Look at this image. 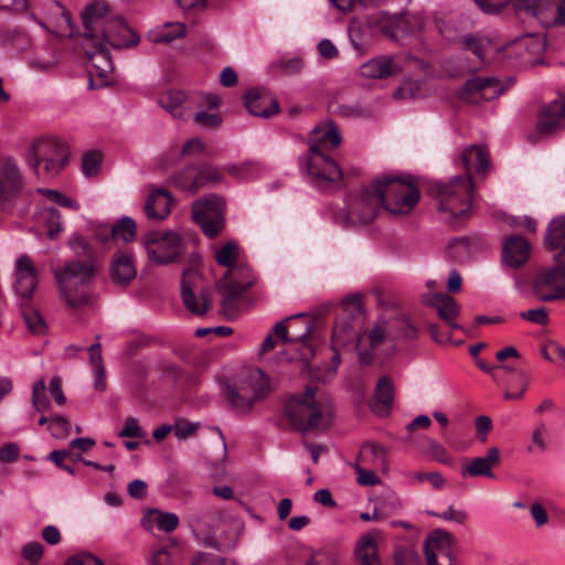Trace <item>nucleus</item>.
<instances>
[{
	"mask_svg": "<svg viewBox=\"0 0 565 565\" xmlns=\"http://www.w3.org/2000/svg\"><path fill=\"white\" fill-rule=\"evenodd\" d=\"M419 200V190L411 174H385L361 188L348 206L333 214V221L342 226H360L372 223L385 209L394 215L413 211Z\"/></svg>",
	"mask_w": 565,
	"mask_h": 565,
	"instance_id": "nucleus-1",
	"label": "nucleus"
},
{
	"mask_svg": "<svg viewBox=\"0 0 565 565\" xmlns=\"http://www.w3.org/2000/svg\"><path fill=\"white\" fill-rule=\"evenodd\" d=\"M105 2L96 1L87 6L82 13L85 40L102 41L115 49L137 45L139 36L121 18L109 17Z\"/></svg>",
	"mask_w": 565,
	"mask_h": 565,
	"instance_id": "nucleus-2",
	"label": "nucleus"
},
{
	"mask_svg": "<svg viewBox=\"0 0 565 565\" xmlns=\"http://www.w3.org/2000/svg\"><path fill=\"white\" fill-rule=\"evenodd\" d=\"M340 143L341 136L333 121L320 124L311 130L306 168L309 175L318 183H338L341 181V168L324 153L327 150L335 149Z\"/></svg>",
	"mask_w": 565,
	"mask_h": 565,
	"instance_id": "nucleus-3",
	"label": "nucleus"
},
{
	"mask_svg": "<svg viewBox=\"0 0 565 565\" xmlns=\"http://www.w3.org/2000/svg\"><path fill=\"white\" fill-rule=\"evenodd\" d=\"M96 275L94 262L70 259L53 270L64 303L78 309L92 302V285Z\"/></svg>",
	"mask_w": 565,
	"mask_h": 565,
	"instance_id": "nucleus-4",
	"label": "nucleus"
},
{
	"mask_svg": "<svg viewBox=\"0 0 565 565\" xmlns=\"http://www.w3.org/2000/svg\"><path fill=\"white\" fill-rule=\"evenodd\" d=\"M437 209L448 223L467 218L471 214L473 182L469 177H452L445 182H436L430 188Z\"/></svg>",
	"mask_w": 565,
	"mask_h": 565,
	"instance_id": "nucleus-5",
	"label": "nucleus"
},
{
	"mask_svg": "<svg viewBox=\"0 0 565 565\" xmlns=\"http://www.w3.org/2000/svg\"><path fill=\"white\" fill-rule=\"evenodd\" d=\"M68 156L65 141L44 136L32 142L26 153V162L35 175L55 177L68 164Z\"/></svg>",
	"mask_w": 565,
	"mask_h": 565,
	"instance_id": "nucleus-6",
	"label": "nucleus"
},
{
	"mask_svg": "<svg viewBox=\"0 0 565 565\" xmlns=\"http://www.w3.org/2000/svg\"><path fill=\"white\" fill-rule=\"evenodd\" d=\"M270 391L269 379L260 369H253L234 386L226 387V399L237 414H249Z\"/></svg>",
	"mask_w": 565,
	"mask_h": 565,
	"instance_id": "nucleus-7",
	"label": "nucleus"
},
{
	"mask_svg": "<svg viewBox=\"0 0 565 565\" xmlns=\"http://www.w3.org/2000/svg\"><path fill=\"white\" fill-rule=\"evenodd\" d=\"M316 394L317 387L307 386L303 393L292 395L285 403L286 417L302 434L321 425L323 408Z\"/></svg>",
	"mask_w": 565,
	"mask_h": 565,
	"instance_id": "nucleus-8",
	"label": "nucleus"
},
{
	"mask_svg": "<svg viewBox=\"0 0 565 565\" xmlns=\"http://www.w3.org/2000/svg\"><path fill=\"white\" fill-rule=\"evenodd\" d=\"M148 258L158 265H168L182 253V238L174 231H152L142 236Z\"/></svg>",
	"mask_w": 565,
	"mask_h": 565,
	"instance_id": "nucleus-9",
	"label": "nucleus"
},
{
	"mask_svg": "<svg viewBox=\"0 0 565 565\" xmlns=\"http://www.w3.org/2000/svg\"><path fill=\"white\" fill-rule=\"evenodd\" d=\"M225 202L218 194L205 195L192 204V217L203 233L210 237H216L224 228Z\"/></svg>",
	"mask_w": 565,
	"mask_h": 565,
	"instance_id": "nucleus-10",
	"label": "nucleus"
},
{
	"mask_svg": "<svg viewBox=\"0 0 565 565\" xmlns=\"http://www.w3.org/2000/svg\"><path fill=\"white\" fill-rule=\"evenodd\" d=\"M24 189V178L17 163L11 158L0 160V211L11 213Z\"/></svg>",
	"mask_w": 565,
	"mask_h": 565,
	"instance_id": "nucleus-11",
	"label": "nucleus"
},
{
	"mask_svg": "<svg viewBox=\"0 0 565 565\" xmlns=\"http://www.w3.org/2000/svg\"><path fill=\"white\" fill-rule=\"evenodd\" d=\"M530 289L532 296L541 302L565 300V267L540 270L531 280Z\"/></svg>",
	"mask_w": 565,
	"mask_h": 565,
	"instance_id": "nucleus-12",
	"label": "nucleus"
},
{
	"mask_svg": "<svg viewBox=\"0 0 565 565\" xmlns=\"http://www.w3.org/2000/svg\"><path fill=\"white\" fill-rule=\"evenodd\" d=\"M520 17L536 19L543 26L565 24V0L547 3L543 0H510Z\"/></svg>",
	"mask_w": 565,
	"mask_h": 565,
	"instance_id": "nucleus-13",
	"label": "nucleus"
},
{
	"mask_svg": "<svg viewBox=\"0 0 565 565\" xmlns=\"http://www.w3.org/2000/svg\"><path fill=\"white\" fill-rule=\"evenodd\" d=\"M181 297L186 309L193 315L203 316L210 309V289L203 286V278L195 269L189 268L183 271Z\"/></svg>",
	"mask_w": 565,
	"mask_h": 565,
	"instance_id": "nucleus-14",
	"label": "nucleus"
},
{
	"mask_svg": "<svg viewBox=\"0 0 565 565\" xmlns=\"http://www.w3.org/2000/svg\"><path fill=\"white\" fill-rule=\"evenodd\" d=\"M505 89L507 86L500 84L495 77H475L463 84L458 95L466 103L479 104L499 97Z\"/></svg>",
	"mask_w": 565,
	"mask_h": 565,
	"instance_id": "nucleus-15",
	"label": "nucleus"
},
{
	"mask_svg": "<svg viewBox=\"0 0 565 565\" xmlns=\"http://www.w3.org/2000/svg\"><path fill=\"white\" fill-rule=\"evenodd\" d=\"M254 285V280L237 282L231 278V271H227L217 284V289L222 294L221 309L227 319H234L239 312V306L243 302L244 294Z\"/></svg>",
	"mask_w": 565,
	"mask_h": 565,
	"instance_id": "nucleus-16",
	"label": "nucleus"
},
{
	"mask_svg": "<svg viewBox=\"0 0 565 565\" xmlns=\"http://www.w3.org/2000/svg\"><path fill=\"white\" fill-rule=\"evenodd\" d=\"M296 318L303 319L306 318V313H298L296 316H290L274 326V334L279 338L285 343L301 344L299 359L303 361H308L313 356V348L308 342L310 334L313 331V326L309 323L307 320L303 321V331L302 332H292L289 333V330L294 329V324H288L289 321H294Z\"/></svg>",
	"mask_w": 565,
	"mask_h": 565,
	"instance_id": "nucleus-17",
	"label": "nucleus"
},
{
	"mask_svg": "<svg viewBox=\"0 0 565 565\" xmlns=\"http://www.w3.org/2000/svg\"><path fill=\"white\" fill-rule=\"evenodd\" d=\"M452 535L444 530H435L425 541L424 551L427 565H452Z\"/></svg>",
	"mask_w": 565,
	"mask_h": 565,
	"instance_id": "nucleus-18",
	"label": "nucleus"
},
{
	"mask_svg": "<svg viewBox=\"0 0 565 565\" xmlns=\"http://www.w3.org/2000/svg\"><path fill=\"white\" fill-rule=\"evenodd\" d=\"M361 337H359L351 318H341L334 322L332 332V348L353 345L358 350L360 362L370 365L373 355L369 351L360 350Z\"/></svg>",
	"mask_w": 565,
	"mask_h": 565,
	"instance_id": "nucleus-19",
	"label": "nucleus"
},
{
	"mask_svg": "<svg viewBox=\"0 0 565 565\" xmlns=\"http://www.w3.org/2000/svg\"><path fill=\"white\" fill-rule=\"evenodd\" d=\"M14 285L15 294L23 300H29L38 286V271L31 258L23 254L15 260L14 267Z\"/></svg>",
	"mask_w": 565,
	"mask_h": 565,
	"instance_id": "nucleus-20",
	"label": "nucleus"
},
{
	"mask_svg": "<svg viewBox=\"0 0 565 565\" xmlns=\"http://www.w3.org/2000/svg\"><path fill=\"white\" fill-rule=\"evenodd\" d=\"M540 134L552 135L565 129V96L559 95L540 113L536 124Z\"/></svg>",
	"mask_w": 565,
	"mask_h": 565,
	"instance_id": "nucleus-21",
	"label": "nucleus"
},
{
	"mask_svg": "<svg viewBox=\"0 0 565 565\" xmlns=\"http://www.w3.org/2000/svg\"><path fill=\"white\" fill-rule=\"evenodd\" d=\"M86 45L94 47L93 52L86 51L88 60V70L90 76L100 78H108L114 71V64L109 52L106 50L105 44L97 40H85Z\"/></svg>",
	"mask_w": 565,
	"mask_h": 565,
	"instance_id": "nucleus-22",
	"label": "nucleus"
},
{
	"mask_svg": "<svg viewBox=\"0 0 565 565\" xmlns=\"http://www.w3.org/2000/svg\"><path fill=\"white\" fill-rule=\"evenodd\" d=\"M500 462V452L497 447H490L487 454L481 457H475L470 459L466 465L461 467L460 475L462 477H487L494 478L492 471Z\"/></svg>",
	"mask_w": 565,
	"mask_h": 565,
	"instance_id": "nucleus-23",
	"label": "nucleus"
},
{
	"mask_svg": "<svg viewBox=\"0 0 565 565\" xmlns=\"http://www.w3.org/2000/svg\"><path fill=\"white\" fill-rule=\"evenodd\" d=\"M199 96H186L181 90H168L159 97L160 106L177 119L185 118Z\"/></svg>",
	"mask_w": 565,
	"mask_h": 565,
	"instance_id": "nucleus-24",
	"label": "nucleus"
},
{
	"mask_svg": "<svg viewBox=\"0 0 565 565\" xmlns=\"http://www.w3.org/2000/svg\"><path fill=\"white\" fill-rule=\"evenodd\" d=\"M401 65L391 56L382 55L360 66V75L367 79H383L401 72Z\"/></svg>",
	"mask_w": 565,
	"mask_h": 565,
	"instance_id": "nucleus-25",
	"label": "nucleus"
},
{
	"mask_svg": "<svg viewBox=\"0 0 565 565\" xmlns=\"http://www.w3.org/2000/svg\"><path fill=\"white\" fill-rule=\"evenodd\" d=\"M245 106L252 116L269 118L279 110L278 102L271 95L258 89L245 94Z\"/></svg>",
	"mask_w": 565,
	"mask_h": 565,
	"instance_id": "nucleus-26",
	"label": "nucleus"
},
{
	"mask_svg": "<svg viewBox=\"0 0 565 565\" xmlns=\"http://www.w3.org/2000/svg\"><path fill=\"white\" fill-rule=\"evenodd\" d=\"M172 203L171 194L166 189L158 188L148 195L143 211L149 220L159 222L170 214Z\"/></svg>",
	"mask_w": 565,
	"mask_h": 565,
	"instance_id": "nucleus-27",
	"label": "nucleus"
},
{
	"mask_svg": "<svg viewBox=\"0 0 565 565\" xmlns=\"http://www.w3.org/2000/svg\"><path fill=\"white\" fill-rule=\"evenodd\" d=\"M530 255L529 242L519 235H511L503 241V262L510 268L524 265Z\"/></svg>",
	"mask_w": 565,
	"mask_h": 565,
	"instance_id": "nucleus-28",
	"label": "nucleus"
},
{
	"mask_svg": "<svg viewBox=\"0 0 565 565\" xmlns=\"http://www.w3.org/2000/svg\"><path fill=\"white\" fill-rule=\"evenodd\" d=\"M137 270L131 254L117 252L110 263V278L117 285H127L136 277Z\"/></svg>",
	"mask_w": 565,
	"mask_h": 565,
	"instance_id": "nucleus-29",
	"label": "nucleus"
},
{
	"mask_svg": "<svg viewBox=\"0 0 565 565\" xmlns=\"http://www.w3.org/2000/svg\"><path fill=\"white\" fill-rule=\"evenodd\" d=\"M459 162L466 171L465 177L471 178L472 172L486 171L489 167V154L481 146L471 145L462 150Z\"/></svg>",
	"mask_w": 565,
	"mask_h": 565,
	"instance_id": "nucleus-30",
	"label": "nucleus"
},
{
	"mask_svg": "<svg viewBox=\"0 0 565 565\" xmlns=\"http://www.w3.org/2000/svg\"><path fill=\"white\" fill-rule=\"evenodd\" d=\"M376 534L377 532L364 533L358 541L354 553L360 565H381Z\"/></svg>",
	"mask_w": 565,
	"mask_h": 565,
	"instance_id": "nucleus-31",
	"label": "nucleus"
},
{
	"mask_svg": "<svg viewBox=\"0 0 565 565\" xmlns=\"http://www.w3.org/2000/svg\"><path fill=\"white\" fill-rule=\"evenodd\" d=\"M137 225L136 222L128 216L121 217L117 223L110 227H104L97 233V237L102 242H107L109 238H118L122 242H132L136 237Z\"/></svg>",
	"mask_w": 565,
	"mask_h": 565,
	"instance_id": "nucleus-32",
	"label": "nucleus"
},
{
	"mask_svg": "<svg viewBox=\"0 0 565 565\" xmlns=\"http://www.w3.org/2000/svg\"><path fill=\"white\" fill-rule=\"evenodd\" d=\"M362 467H371L374 470L386 471L388 468V459L386 449L374 444H365L358 456L356 462Z\"/></svg>",
	"mask_w": 565,
	"mask_h": 565,
	"instance_id": "nucleus-33",
	"label": "nucleus"
},
{
	"mask_svg": "<svg viewBox=\"0 0 565 565\" xmlns=\"http://www.w3.org/2000/svg\"><path fill=\"white\" fill-rule=\"evenodd\" d=\"M394 399V386L392 381L383 376L379 380L374 392V402L371 405L372 411L379 416L388 415Z\"/></svg>",
	"mask_w": 565,
	"mask_h": 565,
	"instance_id": "nucleus-34",
	"label": "nucleus"
},
{
	"mask_svg": "<svg viewBox=\"0 0 565 565\" xmlns=\"http://www.w3.org/2000/svg\"><path fill=\"white\" fill-rule=\"evenodd\" d=\"M223 180V174L218 168L212 164H203L196 168V180L181 183L185 192L190 194L196 193L201 188L209 184H216Z\"/></svg>",
	"mask_w": 565,
	"mask_h": 565,
	"instance_id": "nucleus-35",
	"label": "nucleus"
},
{
	"mask_svg": "<svg viewBox=\"0 0 565 565\" xmlns=\"http://www.w3.org/2000/svg\"><path fill=\"white\" fill-rule=\"evenodd\" d=\"M426 302L437 309L438 316L443 320L447 321L451 327H457L452 321L459 313V306L452 297L438 292L429 296Z\"/></svg>",
	"mask_w": 565,
	"mask_h": 565,
	"instance_id": "nucleus-36",
	"label": "nucleus"
},
{
	"mask_svg": "<svg viewBox=\"0 0 565 565\" xmlns=\"http://www.w3.org/2000/svg\"><path fill=\"white\" fill-rule=\"evenodd\" d=\"M142 524L149 531L156 525L158 530L169 533L178 527L179 518L175 513L154 509L142 519Z\"/></svg>",
	"mask_w": 565,
	"mask_h": 565,
	"instance_id": "nucleus-37",
	"label": "nucleus"
},
{
	"mask_svg": "<svg viewBox=\"0 0 565 565\" xmlns=\"http://www.w3.org/2000/svg\"><path fill=\"white\" fill-rule=\"evenodd\" d=\"M545 245L565 256V215L553 218L547 227Z\"/></svg>",
	"mask_w": 565,
	"mask_h": 565,
	"instance_id": "nucleus-38",
	"label": "nucleus"
},
{
	"mask_svg": "<svg viewBox=\"0 0 565 565\" xmlns=\"http://www.w3.org/2000/svg\"><path fill=\"white\" fill-rule=\"evenodd\" d=\"M185 25L181 22H168L149 33L153 43H169L185 35Z\"/></svg>",
	"mask_w": 565,
	"mask_h": 565,
	"instance_id": "nucleus-39",
	"label": "nucleus"
},
{
	"mask_svg": "<svg viewBox=\"0 0 565 565\" xmlns=\"http://www.w3.org/2000/svg\"><path fill=\"white\" fill-rule=\"evenodd\" d=\"M38 222L45 226L47 236L52 239L63 231L60 212L53 206H44L38 212Z\"/></svg>",
	"mask_w": 565,
	"mask_h": 565,
	"instance_id": "nucleus-40",
	"label": "nucleus"
},
{
	"mask_svg": "<svg viewBox=\"0 0 565 565\" xmlns=\"http://www.w3.org/2000/svg\"><path fill=\"white\" fill-rule=\"evenodd\" d=\"M215 262L228 269L235 267L238 258V247L234 242H227L224 246L217 248L214 253Z\"/></svg>",
	"mask_w": 565,
	"mask_h": 565,
	"instance_id": "nucleus-41",
	"label": "nucleus"
},
{
	"mask_svg": "<svg viewBox=\"0 0 565 565\" xmlns=\"http://www.w3.org/2000/svg\"><path fill=\"white\" fill-rule=\"evenodd\" d=\"M46 385L43 379L34 382L32 387V405L36 412L43 413L50 409L51 403L45 394Z\"/></svg>",
	"mask_w": 565,
	"mask_h": 565,
	"instance_id": "nucleus-42",
	"label": "nucleus"
},
{
	"mask_svg": "<svg viewBox=\"0 0 565 565\" xmlns=\"http://www.w3.org/2000/svg\"><path fill=\"white\" fill-rule=\"evenodd\" d=\"M68 246L83 260L93 262L94 250L90 244L79 234H73L68 239Z\"/></svg>",
	"mask_w": 565,
	"mask_h": 565,
	"instance_id": "nucleus-43",
	"label": "nucleus"
},
{
	"mask_svg": "<svg viewBox=\"0 0 565 565\" xmlns=\"http://www.w3.org/2000/svg\"><path fill=\"white\" fill-rule=\"evenodd\" d=\"M462 45L463 49L471 51L482 63L489 41L468 34L462 38Z\"/></svg>",
	"mask_w": 565,
	"mask_h": 565,
	"instance_id": "nucleus-44",
	"label": "nucleus"
},
{
	"mask_svg": "<svg viewBox=\"0 0 565 565\" xmlns=\"http://www.w3.org/2000/svg\"><path fill=\"white\" fill-rule=\"evenodd\" d=\"M51 435L57 439L66 438L71 433L68 419L62 415L51 416V424L47 426Z\"/></svg>",
	"mask_w": 565,
	"mask_h": 565,
	"instance_id": "nucleus-45",
	"label": "nucleus"
},
{
	"mask_svg": "<svg viewBox=\"0 0 565 565\" xmlns=\"http://www.w3.org/2000/svg\"><path fill=\"white\" fill-rule=\"evenodd\" d=\"M448 256L456 262H463L469 255V243L466 238H456L448 244Z\"/></svg>",
	"mask_w": 565,
	"mask_h": 565,
	"instance_id": "nucleus-46",
	"label": "nucleus"
},
{
	"mask_svg": "<svg viewBox=\"0 0 565 565\" xmlns=\"http://www.w3.org/2000/svg\"><path fill=\"white\" fill-rule=\"evenodd\" d=\"M23 320L28 327V329L35 333L42 334L46 329V324L42 316L32 309H26L22 312Z\"/></svg>",
	"mask_w": 565,
	"mask_h": 565,
	"instance_id": "nucleus-47",
	"label": "nucleus"
},
{
	"mask_svg": "<svg viewBox=\"0 0 565 565\" xmlns=\"http://www.w3.org/2000/svg\"><path fill=\"white\" fill-rule=\"evenodd\" d=\"M427 448L425 450L426 455L436 461L441 463H451V458L448 456L446 448L436 441L435 439L427 438L426 439Z\"/></svg>",
	"mask_w": 565,
	"mask_h": 565,
	"instance_id": "nucleus-48",
	"label": "nucleus"
},
{
	"mask_svg": "<svg viewBox=\"0 0 565 565\" xmlns=\"http://www.w3.org/2000/svg\"><path fill=\"white\" fill-rule=\"evenodd\" d=\"M395 565H422L420 556L411 547H398L394 553Z\"/></svg>",
	"mask_w": 565,
	"mask_h": 565,
	"instance_id": "nucleus-49",
	"label": "nucleus"
},
{
	"mask_svg": "<svg viewBox=\"0 0 565 565\" xmlns=\"http://www.w3.org/2000/svg\"><path fill=\"white\" fill-rule=\"evenodd\" d=\"M102 156L97 151H90L84 154L82 171L86 177L96 175L100 169Z\"/></svg>",
	"mask_w": 565,
	"mask_h": 565,
	"instance_id": "nucleus-50",
	"label": "nucleus"
},
{
	"mask_svg": "<svg viewBox=\"0 0 565 565\" xmlns=\"http://www.w3.org/2000/svg\"><path fill=\"white\" fill-rule=\"evenodd\" d=\"M40 192L43 193L51 201H53L54 203H56L60 206H63V207H66V209L73 210V211L79 210V204L77 201L64 195L63 193H61L58 191L45 189V190H40Z\"/></svg>",
	"mask_w": 565,
	"mask_h": 565,
	"instance_id": "nucleus-51",
	"label": "nucleus"
},
{
	"mask_svg": "<svg viewBox=\"0 0 565 565\" xmlns=\"http://www.w3.org/2000/svg\"><path fill=\"white\" fill-rule=\"evenodd\" d=\"M548 436V428L544 422H539L535 424L532 434L531 440L533 447H535L540 451H545L547 449L546 437Z\"/></svg>",
	"mask_w": 565,
	"mask_h": 565,
	"instance_id": "nucleus-52",
	"label": "nucleus"
},
{
	"mask_svg": "<svg viewBox=\"0 0 565 565\" xmlns=\"http://www.w3.org/2000/svg\"><path fill=\"white\" fill-rule=\"evenodd\" d=\"M353 469L358 475L356 482L360 486H376L381 482V479L376 476L374 469H366L360 463H354Z\"/></svg>",
	"mask_w": 565,
	"mask_h": 565,
	"instance_id": "nucleus-53",
	"label": "nucleus"
},
{
	"mask_svg": "<svg viewBox=\"0 0 565 565\" xmlns=\"http://www.w3.org/2000/svg\"><path fill=\"white\" fill-rule=\"evenodd\" d=\"M521 45L530 51L532 55H539L545 50L546 41L542 35L529 34L522 39Z\"/></svg>",
	"mask_w": 565,
	"mask_h": 565,
	"instance_id": "nucleus-54",
	"label": "nucleus"
},
{
	"mask_svg": "<svg viewBox=\"0 0 565 565\" xmlns=\"http://www.w3.org/2000/svg\"><path fill=\"white\" fill-rule=\"evenodd\" d=\"M199 428L198 423H191L186 420H178L173 425V434L179 440H185L193 436Z\"/></svg>",
	"mask_w": 565,
	"mask_h": 565,
	"instance_id": "nucleus-55",
	"label": "nucleus"
},
{
	"mask_svg": "<svg viewBox=\"0 0 565 565\" xmlns=\"http://www.w3.org/2000/svg\"><path fill=\"white\" fill-rule=\"evenodd\" d=\"M520 317L526 321L537 323L540 326H546L548 323V315L546 309L543 307L522 311Z\"/></svg>",
	"mask_w": 565,
	"mask_h": 565,
	"instance_id": "nucleus-56",
	"label": "nucleus"
},
{
	"mask_svg": "<svg viewBox=\"0 0 565 565\" xmlns=\"http://www.w3.org/2000/svg\"><path fill=\"white\" fill-rule=\"evenodd\" d=\"M193 119L195 124L205 128H216L222 122L220 115L210 114L205 110L198 111Z\"/></svg>",
	"mask_w": 565,
	"mask_h": 565,
	"instance_id": "nucleus-57",
	"label": "nucleus"
},
{
	"mask_svg": "<svg viewBox=\"0 0 565 565\" xmlns=\"http://www.w3.org/2000/svg\"><path fill=\"white\" fill-rule=\"evenodd\" d=\"M118 436L140 438L143 436V430L135 417H127L124 428L119 431Z\"/></svg>",
	"mask_w": 565,
	"mask_h": 565,
	"instance_id": "nucleus-58",
	"label": "nucleus"
},
{
	"mask_svg": "<svg viewBox=\"0 0 565 565\" xmlns=\"http://www.w3.org/2000/svg\"><path fill=\"white\" fill-rule=\"evenodd\" d=\"M43 551L39 542H29L22 547V556L31 563H36L43 556Z\"/></svg>",
	"mask_w": 565,
	"mask_h": 565,
	"instance_id": "nucleus-59",
	"label": "nucleus"
},
{
	"mask_svg": "<svg viewBox=\"0 0 565 565\" xmlns=\"http://www.w3.org/2000/svg\"><path fill=\"white\" fill-rule=\"evenodd\" d=\"M64 565H104V563L90 553H79L67 558Z\"/></svg>",
	"mask_w": 565,
	"mask_h": 565,
	"instance_id": "nucleus-60",
	"label": "nucleus"
},
{
	"mask_svg": "<svg viewBox=\"0 0 565 565\" xmlns=\"http://www.w3.org/2000/svg\"><path fill=\"white\" fill-rule=\"evenodd\" d=\"M196 180V167H188L171 178L172 184L184 191L181 183Z\"/></svg>",
	"mask_w": 565,
	"mask_h": 565,
	"instance_id": "nucleus-61",
	"label": "nucleus"
},
{
	"mask_svg": "<svg viewBox=\"0 0 565 565\" xmlns=\"http://www.w3.org/2000/svg\"><path fill=\"white\" fill-rule=\"evenodd\" d=\"M433 515L439 516L445 521H452L458 524H463L467 520V513L461 510H456L452 505H449L447 510L441 513H431Z\"/></svg>",
	"mask_w": 565,
	"mask_h": 565,
	"instance_id": "nucleus-62",
	"label": "nucleus"
},
{
	"mask_svg": "<svg viewBox=\"0 0 565 565\" xmlns=\"http://www.w3.org/2000/svg\"><path fill=\"white\" fill-rule=\"evenodd\" d=\"M386 337L385 322L376 323L369 333L370 345L372 349L377 348Z\"/></svg>",
	"mask_w": 565,
	"mask_h": 565,
	"instance_id": "nucleus-63",
	"label": "nucleus"
},
{
	"mask_svg": "<svg viewBox=\"0 0 565 565\" xmlns=\"http://www.w3.org/2000/svg\"><path fill=\"white\" fill-rule=\"evenodd\" d=\"M476 429L479 435V439L484 443L487 440V435L492 428V420L489 416L481 415L478 416L475 420Z\"/></svg>",
	"mask_w": 565,
	"mask_h": 565,
	"instance_id": "nucleus-64",
	"label": "nucleus"
}]
</instances>
